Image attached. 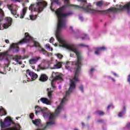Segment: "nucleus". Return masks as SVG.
Instances as JSON below:
<instances>
[{
    "label": "nucleus",
    "instance_id": "1",
    "mask_svg": "<svg viewBox=\"0 0 130 130\" xmlns=\"http://www.w3.org/2000/svg\"><path fill=\"white\" fill-rule=\"evenodd\" d=\"M82 60H83V59H77L75 61H68L66 62L65 67L67 70H68V71H71V67H72L73 64L75 65V74L74 78L72 79H70L69 89L67 91H66V95L61 101L60 105L58 106L57 109L55 110V114L51 113V112H49L46 108H42L38 106H36L35 109L36 115L41 112L43 114L44 118L45 119L48 118L49 119V121L47 122V124L44 128L38 129L37 130H46L47 127H49V126H51V125L55 124L54 118H55L56 116H57V115L60 113L61 110H62V109L63 108V105H64L66 103H67L68 100H69L71 93L76 89V82H79V78L78 77H79V73H80V71H81V67L83 65Z\"/></svg>",
    "mask_w": 130,
    "mask_h": 130
},
{
    "label": "nucleus",
    "instance_id": "2",
    "mask_svg": "<svg viewBox=\"0 0 130 130\" xmlns=\"http://www.w3.org/2000/svg\"><path fill=\"white\" fill-rule=\"evenodd\" d=\"M64 5L57 9L55 11V14L58 20L56 33H59L60 30H61V28L63 27V19H62V18H67V17L73 15V12L72 11L68 12L67 13H63V12L67 9V8H69V7H73L74 9H76L77 10L82 9L85 13H90L91 14H93V13L95 12L94 9L91 8V6L90 5H88L86 7H85L84 5L82 6L75 5L71 4L70 3V0H64Z\"/></svg>",
    "mask_w": 130,
    "mask_h": 130
},
{
    "label": "nucleus",
    "instance_id": "3",
    "mask_svg": "<svg viewBox=\"0 0 130 130\" xmlns=\"http://www.w3.org/2000/svg\"><path fill=\"white\" fill-rule=\"evenodd\" d=\"M30 42H32L34 44V46H31V47H39L38 49V51L39 53H41L42 54H44L46 56H50L51 55V53L48 52L45 50V49L42 48L40 46V44L39 43L35 41L32 37L30 36L28 33H25V37L23 39L21 40L17 43H13L10 45V50H12L13 52H19V47L18 45L19 44H24V43H30Z\"/></svg>",
    "mask_w": 130,
    "mask_h": 130
},
{
    "label": "nucleus",
    "instance_id": "4",
    "mask_svg": "<svg viewBox=\"0 0 130 130\" xmlns=\"http://www.w3.org/2000/svg\"><path fill=\"white\" fill-rule=\"evenodd\" d=\"M123 10H126L128 14H129L130 12V2L126 4L125 5H120L119 9L118 8H110L107 10H95L94 12H92V14H100L101 15H104L106 14L108 12H113L114 13H116L118 11H122Z\"/></svg>",
    "mask_w": 130,
    "mask_h": 130
},
{
    "label": "nucleus",
    "instance_id": "5",
    "mask_svg": "<svg viewBox=\"0 0 130 130\" xmlns=\"http://www.w3.org/2000/svg\"><path fill=\"white\" fill-rule=\"evenodd\" d=\"M13 120H12L11 118L9 117H6L4 122L3 121V119H1L0 124L2 128L1 130H20L21 126H20V124L18 123H14L13 126L10 128H7L5 129L3 128V127H8V126H10Z\"/></svg>",
    "mask_w": 130,
    "mask_h": 130
},
{
    "label": "nucleus",
    "instance_id": "6",
    "mask_svg": "<svg viewBox=\"0 0 130 130\" xmlns=\"http://www.w3.org/2000/svg\"><path fill=\"white\" fill-rule=\"evenodd\" d=\"M38 2H37L36 4H31L29 7V11H33L35 12H38V13H41L43 11L45 8L47 7V3L41 0H37Z\"/></svg>",
    "mask_w": 130,
    "mask_h": 130
},
{
    "label": "nucleus",
    "instance_id": "7",
    "mask_svg": "<svg viewBox=\"0 0 130 130\" xmlns=\"http://www.w3.org/2000/svg\"><path fill=\"white\" fill-rule=\"evenodd\" d=\"M45 63H47L48 67H50L52 70L60 69L61 68V62H58L57 64H54L53 67H51V64L52 63L51 61L43 60L42 63L39 65V69L40 70H45L46 69V67L45 66Z\"/></svg>",
    "mask_w": 130,
    "mask_h": 130
},
{
    "label": "nucleus",
    "instance_id": "8",
    "mask_svg": "<svg viewBox=\"0 0 130 130\" xmlns=\"http://www.w3.org/2000/svg\"><path fill=\"white\" fill-rule=\"evenodd\" d=\"M51 81V85L52 87V89L54 90L56 89V86H55V83L56 81H59V82H62V75H59L58 73L53 72L52 75V78Z\"/></svg>",
    "mask_w": 130,
    "mask_h": 130
},
{
    "label": "nucleus",
    "instance_id": "9",
    "mask_svg": "<svg viewBox=\"0 0 130 130\" xmlns=\"http://www.w3.org/2000/svg\"><path fill=\"white\" fill-rule=\"evenodd\" d=\"M6 22L3 25V27L0 24V30H4V29H8L9 27L12 26V23H13V19L10 17H7L5 18Z\"/></svg>",
    "mask_w": 130,
    "mask_h": 130
},
{
    "label": "nucleus",
    "instance_id": "10",
    "mask_svg": "<svg viewBox=\"0 0 130 130\" xmlns=\"http://www.w3.org/2000/svg\"><path fill=\"white\" fill-rule=\"evenodd\" d=\"M28 75L30 77V78H28ZM26 78H27V82H30V81H34V80H36L37 78H38V75L33 72L30 71L29 70H27L26 71Z\"/></svg>",
    "mask_w": 130,
    "mask_h": 130
},
{
    "label": "nucleus",
    "instance_id": "11",
    "mask_svg": "<svg viewBox=\"0 0 130 130\" xmlns=\"http://www.w3.org/2000/svg\"><path fill=\"white\" fill-rule=\"evenodd\" d=\"M40 101L42 103L44 104H46L47 105H50L51 104V102L48 99L46 98H42L40 99Z\"/></svg>",
    "mask_w": 130,
    "mask_h": 130
},
{
    "label": "nucleus",
    "instance_id": "12",
    "mask_svg": "<svg viewBox=\"0 0 130 130\" xmlns=\"http://www.w3.org/2000/svg\"><path fill=\"white\" fill-rule=\"evenodd\" d=\"M40 58H41L40 57H33L29 60V62L30 64H35V63H37V61H38Z\"/></svg>",
    "mask_w": 130,
    "mask_h": 130
},
{
    "label": "nucleus",
    "instance_id": "13",
    "mask_svg": "<svg viewBox=\"0 0 130 130\" xmlns=\"http://www.w3.org/2000/svg\"><path fill=\"white\" fill-rule=\"evenodd\" d=\"M9 55V53L8 52H5L3 53L0 54V60H3V59H6L8 60V56Z\"/></svg>",
    "mask_w": 130,
    "mask_h": 130
},
{
    "label": "nucleus",
    "instance_id": "14",
    "mask_svg": "<svg viewBox=\"0 0 130 130\" xmlns=\"http://www.w3.org/2000/svg\"><path fill=\"white\" fill-rule=\"evenodd\" d=\"M96 51L95 52V54H96V55H99V54L101 53V50H105V49H106V48H105V46H103L99 48H96Z\"/></svg>",
    "mask_w": 130,
    "mask_h": 130
},
{
    "label": "nucleus",
    "instance_id": "15",
    "mask_svg": "<svg viewBox=\"0 0 130 130\" xmlns=\"http://www.w3.org/2000/svg\"><path fill=\"white\" fill-rule=\"evenodd\" d=\"M48 80V77L45 74H42L40 78V81L41 82H46Z\"/></svg>",
    "mask_w": 130,
    "mask_h": 130
},
{
    "label": "nucleus",
    "instance_id": "16",
    "mask_svg": "<svg viewBox=\"0 0 130 130\" xmlns=\"http://www.w3.org/2000/svg\"><path fill=\"white\" fill-rule=\"evenodd\" d=\"M27 7H24L22 10V13L20 14V19H23L27 13Z\"/></svg>",
    "mask_w": 130,
    "mask_h": 130
},
{
    "label": "nucleus",
    "instance_id": "17",
    "mask_svg": "<svg viewBox=\"0 0 130 130\" xmlns=\"http://www.w3.org/2000/svg\"><path fill=\"white\" fill-rule=\"evenodd\" d=\"M32 122L35 125H38L41 123V120L40 119H36L35 120H32Z\"/></svg>",
    "mask_w": 130,
    "mask_h": 130
},
{
    "label": "nucleus",
    "instance_id": "18",
    "mask_svg": "<svg viewBox=\"0 0 130 130\" xmlns=\"http://www.w3.org/2000/svg\"><path fill=\"white\" fill-rule=\"evenodd\" d=\"M47 91L48 92V96L50 99H51L52 97V92L53 90H51V88H47Z\"/></svg>",
    "mask_w": 130,
    "mask_h": 130
},
{
    "label": "nucleus",
    "instance_id": "19",
    "mask_svg": "<svg viewBox=\"0 0 130 130\" xmlns=\"http://www.w3.org/2000/svg\"><path fill=\"white\" fill-rule=\"evenodd\" d=\"M123 111L120 112L118 114L119 117H122V116L125 114V107H123Z\"/></svg>",
    "mask_w": 130,
    "mask_h": 130
},
{
    "label": "nucleus",
    "instance_id": "20",
    "mask_svg": "<svg viewBox=\"0 0 130 130\" xmlns=\"http://www.w3.org/2000/svg\"><path fill=\"white\" fill-rule=\"evenodd\" d=\"M4 16L5 13H4V11H3V9H0V22H1V21H3Z\"/></svg>",
    "mask_w": 130,
    "mask_h": 130
},
{
    "label": "nucleus",
    "instance_id": "21",
    "mask_svg": "<svg viewBox=\"0 0 130 130\" xmlns=\"http://www.w3.org/2000/svg\"><path fill=\"white\" fill-rule=\"evenodd\" d=\"M38 15H29L30 20L31 21H34L36 19H37Z\"/></svg>",
    "mask_w": 130,
    "mask_h": 130
},
{
    "label": "nucleus",
    "instance_id": "22",
    "mask_svg": "<svg viewBox=\"0 0 130 130\" xmlns=\"http://www.w3.org/2000/svg\"><path fill=\"white\" fill-rule=\"evenodd\" d=\"M7 113H6V111L4 108L0 109V115L1 116H3V115H6Z\"/></svg>",
    "mask_w": 130,
    "mask_h": 130
},
{
    "label": "nucleus",
    "instance_id": "23",
    "mask_svg": "<svg viewBox=\"0 0 130 130\" xmlns=\"http://www.w3.org/2000/svg\"><path fill=\"white\" fill-rule=\"evenodd\" d=\"M11 13L12 15L15 16V18H18V17H19V15L17 14V11L13 10H11Z\"/></svg>",
    "mask_w": 130,
    "mask_h": 130
},
{
    "label": "nucleus",
    "instance_id": "24",
    "mask_svg": "<svg viewBox=\"0 0 130 130\" xmlns=\"http://www.w3.org/2000/svg\"><path fill=\"white\" fill-rule=\"evenodd\" d=\"M20 59H21V56H17L13 58V60H15L16 62H19V60H20Z\"/></svg>",
    "mask_w": 130,
    "mask_h": 130
},
{
    "label": "nucleus",
    "instance_id": "25",
    "mask_svg": "<svg viewBox=\"0 0 130 130\" xmlns=\"http://www.w3.org/2000/svg\"><path fill=\"white\" fill-rule=\"evenodd\" d=\"M96 6L97 7H99L101 8V7H102L103 6V1H99L96 2Z\"/></svg>",
    "mask_w": 130,
    "mask_h": 130
},
{
    "label": "nucleus",
    "instance_id": "26",
    "mask_svg": "<svg viewBox=\"0 0 130 130\" xmlns=\"http://www.w3.org/2000/svg\"><path fill=\"white\" fill-rule=\"evenodd\" d=\"M45 47L47 49H48L49 50H51V51H52L53 49L52 48H50V46L49 45V44H47L45 46Z\"/></svg>",
    "mask_w": 130,
    "mask_h": 130
},
{
    "label": "nucleus",
    "instance_id": "27",
    "mask_svg": "<svg viewBox=\"0 0 130 130\" xmlns=\"http://www.w3.org/2000/svg\"><path fill=\"white\" fill-rule=\"evenodd\" d=\"M7 6L8 9L9 10V11H10V12L13 11V6L12 5L8 4Z\"/></svg>",
    "mask_w": 130,
    "mask_h": 130
},
{
    "label": "nucleus",
    "instance_id": "28",
    "mask_svg": "<svg viewBox=\"0 0 130 130\" xmlns=\"http://www.w3.org/2000/svg\"><path fill=\"white\" fill-rule=\"evenodd\" d=\"M55 55L56 56H57V57L59 58L60 59H61V58H62V57H63V56H62V55H61V54H55Z\"/></svg>",
    "mask_w": 130,
    "mask_h": 130
},
{
    "label": "nucleus",
    "instance_id": "29",
    "mask_svg": "<svg viewBox=\"0 0 130 130\" xmlns=\"http://www.w3.org/2000/svg\"><path fill=\"white\" fill-rule=\"evenodd\" d=\"M96 113L98 115H104V112H103V111H97L96 112Z\"/></svg>",
    "mask_w": 130,
    "mask_h": 130
},
{
    "label": "nucleus",
    "instance_id": "30",
    "mask_svg": "<svg viewBox=\"0 0 130 130\" xmlns=\"http://www.w3.org/2000/svg\"><path fill=\"white\" fill-rule=\"evenodd\" d=\"M82 40H89V37L87 35H85L84 37H81Z\"/></svg>",
    "mask_w": 130,
    "mask_h": 130
},
{
    "label": "nucleus",
    "instance_id": "31",
    "mask_svg": "<svg viewBox=\"0 0 130 130\" xmlns=\"http://www.w3.org/2000/svg\"><path fill=\"white\" fill-rule=\"evenodd\" d=\"M79 89H80V91H81V92L82 93L84 92V87L83 86V85H80L79 86Z\"/></svg>",
    "mask_w": 130,
    "mask_h": 130
},
{
    "label": "nucleus",
    "instance_id": "32",
    "mask_svg": "<svg viewBox=\"0 0 130 130\" xmlns=\"http://www.w3.org/2000/svg\"><path fill=\"white\" fill-rule=\"evenodd\" d=\"M78 46H82V47H89L88 46H87L84 44H80L78 45Z\"/></svg>",
    "mask_w": 130,
    "mask_h": 130
},
{
    "label": "nucleus",
    "instance_id": "33",
    "mask_svg": "<svg viewBox=\"0 0 130 130\" xmlns=\"http://www.w3.org/2000/svg\"><path fill=\"white\" fill-rule=\"evenodd\" d=\"M110 108H114V107L112 105H110L107 107V110H109V109H110Z\"/></svg>",
    "mask_w": 130,
    "mask_h": 130
},
{
    "label": "nucleus",
    "instance_id": "34",
    "mask_svg": "<svg viewBox=\"0 0 130 130\" xmlns=\"http://www.w3.org/2000/svg\"><path fill=\"white\" fill-rule=\"evenodd\" d=\"M95 71V69L94 68H91L90 69V71L89 72V74L90 75H92V73H93V72H94Z\"/></svg>",
    "mask_w": 130,
    "mask_h": 130
},
{
    "label": "nucleus",
    "instance_id": "35",
    "mask_svg": "<svg viewBox=\"0 0 130 130\" xmlns=\"http://www.w3.org/2000/svg\"><path fill=\"white\" fill-rule=\"evenodd\" d=\"M108 79H109L110 80H112V81H113V82H115V79H114V78H112L110 76H109Z\"/></svg>",
    "mask_w": 130,
    "mask_h": 130
},
{
    "label": "nucleus",
    "instance_id": "36",
    "mask_svg": "<svg viewBox=\"0 0 130 130\" xmlns=\"http://www.w3.org/2000/svg\"><path fill=\"white\" fill-rule=\"evenodd\" d=\"M126 127L127 129L130 130V122L127 124Z\"/></svg>",
    "mask_w": 130,
    "mask_h": 130
},
{
    "label": "nucleus",
    "instance_id": "37",
    "mask_svg": "<svg viewBox=\"0 0 130 130\" xmlns=\"http://www.w3.org/2000/svg\"><path fill=\"white\" fill-rule=\"evenodd\" d=\"M55 36H56L57 39H59V33L55 34Z\"/></svg>",
    "mask_w": 130,
    "mask_h": 130
},
{
    "label": "nucleus",
    "instance_id": "38",
    "mask_svg": "<svg viewBox=\"0 0 130 130\" xmlns=\"http://www.w3.org/2000/svg\"><path fill=\"white\" fill-rule=\"evenodd\" d=\"M29 117H30V118H31V119H33V117H34V114H30L29 115Z\"/></svg>",
    "mask_w": 130,
    "mask_h": 130
},
{
    "label": "nucleus",
    "instance_id": "39",
    "mask_svg": "<svg viewBox=\"0 0 130 130\" xmlns=\"http://www.w3.org/2000/svg\"><path fill=\"white\" fill-rule=\"evenodd\" d=\"M54 40V39H53V38L52 37V38L50 39V42L51 43H52L53 42Z\"/></svg>",
    "mask_w": 130,
    "mask_h": 130
},
{
    "label": "nucleus",
    "instance_id": "40",
    "mask_svg": "<svg viewBox=\"0 0 130 130\" xmlns=\"http://www.w3.org/2000/svg\"><path fill=\"white\" fill-rule=\"evenodd\" d=\"M103 122V120L102 119H100L98 120V122Z\"/></svg>",
    "mask_w": 130,
    "mask_h": 130
},
{
    "label": "nucleus",
    "instance_id": "41",
    "mask_svg": "<svg viewBox=\"0 0 130 130\" xmlns=\"http://www.w3.org/2000/svg\"><path fill=\"white\" fill-rule=\"evenodd\" d=\"M114 76H115V77H118V75H117V74H116V73H113Z\"/></svg>",
    "mask_w": 130,
    "mask_h": 130
},
{
    "label": "nucleus",
    "instance_id": "42",
    "mask_svg": "<svg viewBox=\"0 0 130 130\" xmlns=\"http://www.w3.org/2000/svg\"><path fill=\"white\" fill-rule=\"evenodd\" d=\"M5 42H6V43H9L10 42V41L8 40H6Z\"/></svg>",
    "mask_w": 130,
    "mask_h": 130
},
{
    "label": "nucleus",
    "instance_id": "43",
    "mask_svg": "<svg viewBox=\"0 0 130 130\" xmlns=\"http://www.w3.org/2000/svg\"><path fill=\"white\" fill-rule=\"evenodd\" d=\"M55 3H56V4H58V0H56V1H54Z\"/></svg>",
    "mask_w": 130,
    "mask_h": 130
},
{
    "label": "nucleus",
    "instance_id": "44",
    "mask_svg": "<svg viewBox=\"0 0 130 130\" xmlns=\"http://www.w3.org/2000/svg\"><path fill=\"white\" fill-rule=\"evenodd\" d=\"M53 5V3L51 2V7H50L51 9L52 8V5Z\"/></svg>",
    "mask_w": 130,
    "mask_h": 130
},
{
    "label": "nucleus",
    "instance_id": "45",
    "mask_svg": "<svg viewBox=\"0 0 130 130\" xmlns=\"http://www.w3.org/2000/svg\"><path fill=\"white\" fill-rule=\"evenodd\" d=\"M110 3H106V6H109V5H110Z\"/></svg>",
    "mask_w": 130,
    "mask_h": 130
},
{
    "label": "nucleus",
    "instance_id": "46",
    "mask_svg": "<svg viewBox=\"0 0 130 130\" xmlns=\"http://www.w3.org/2000/svg\"><path fill=\"white\" fill-rule=\"evenodd\" d=\"M82 2H83V3H86V0H82Z\"/></svg>",
    "mask_w": 130,
    "mask_h": 130
},
{
    "label": "nucleus",
    "instance_id": "47",
    "mask_svg": "<svg viewBox=\"0 0 130 130\" xmlns=\"http://www.w3.org/2000/svg\"><path fill=\"white\" fill-rule=\"evenodd\" d=\"M58 88H59V89H61V86L60 85H59V86H58Z\"/></svg>",
    "mask_w": 130,
    "mask_h": 130
},
{
    "label": "nucleus",
    "instance_id": "48",
    "mask_svg": "<svg viewBox=\"0 0 130 130\" xmlns=\"http://www.w3.org/2000/svg\"><path fill=\"white\" fill-rule=\"evenodd\" d=\"M31 68H32V69L33 70H34V69H35V67H34V66H32Z\"/></svg>",
    "mask_w": 130,
    "mask_h": 130
},
{
    "label": "nucleus",
    "instance_id": "49",
    "mask_svg": "<svg viewBox=\"0 0 130 130\" xmlns=\"http://www.w3.org/2000/svg\"><path fill=\"white\" fill-rule=\"evenodd\" d=\"M19 64H22V62H18Z\"/></svg>",
    "mask_w": 130,
    "mask_h": 130
},
{
    "label": "nucleus",
    "instance_id": "50",
    "mask_svg": "<svg viewBox=\"0 0 130 130\" xmlns=\"http://www.w3.org/2000/svg\"><path fill=\"white\" fill-rule=\"evenodd\" d=\"M82 124L83 126H85V123H82Z\"/></svg>",
    "mask_w": 130,
    "mask_h": 130
},
{
    "label": "nucleus",
    "instance_id": "51",
    "mask_svg": "<svg viewBox=\"0 0 130 130\" xmlns=\"http://www.w3.org/2000/svg\"><path fill=\"white\" fill-rule=\"evenodd\" d=\"M23 83H27V81H26V80H24V81H23Z\"/></svg>",
    "mask_w": 130,
    "mask_h": 130
},
{
    "label": "nucleus",
    "instance_id": "52",
    "mask_svg": "<svg viewBox=\"0 0 130 130\" xmlns=\"http://www.w3.org/2000/svg\"><path fill=\"white\" fill-rule=\"evenodd\" d=\"M70 29H71V30H73V26H71V27H70Z\"/></svg>",
    "mask_w": 130,
    "mask_h": 130
},
{
    "label": "nucleus",
    "instance_id": "53",
    "mask_svg": "<svg viewBox=\"0 0 130 130\" xmlns=\"http://www.w3.org/2000/svg\"><path fill=\"white\" fill-rule=\"evenodd\" d=\"M90 119V116L87 117V119Z\"/></svg>",
    "mask_w": 130,
    "mask_h": 130
},
{
    "label": "nucleus",
    "instance_id": "54",
    "mask_svg": "<svg viewBox=\"0 0 130 130\" xmlns=\"http://www.w3.org/2000/svg\"><path fill=\"white\" fill-rule=\"evenodd\" d=\"M70 56H71V57H73L72 54H71Z\"/></svg>",
    "mask_w": 130,
    "mask_h": 130
},
{
    "label": "nucleus",
    "instance_id": "55",
    "mask_svg": "<svg viewBox=\"0 0 130 130\" xmlns=\"http://www.w3.org/2000/svg\"><path fill=\"white\" fill-rule=\"evenodd\" d=\"M2 6V2H0V6Z\"/></svg>",
    "mask_w": 130,
    "mask_h": 130
},
{
    "label": "nucleus",
    "instance_id": "56",
    "mask_svg": "<svg viewBox=\"0 0 130 130\" xmlns=\"http://www.w3.org/2000/svg\"><path fill=\"white\" fill-rule=\"evenodd\" d=\"M74 130H79V129H74Z\"/></svg>",
    "mask_w": 130,
    "mask_h": 130
},
{
    "label": "nucleus",
    "instance_id": "57",
    "mask_svg": "<svg viewBox=\"0 0 130 130\" xmlns=\"http://www.w3.org/2000/svg\"><path fill=\"white\" fill-rule=\"evenodd\" d=\"M22 68H24V66H22Z\"/></svg>",
    "mask_w": 130,
    "mask_h": 130
},
{
    "label": "nucleus",
    "instance_id": "58",
    "mask_svg": "<svg viewBox=\"0 0 130 130\" xmlns=\"http://www.w3.org/2000/svg\"><path fill=\"white\" fill-rule=\"evenodd\" d=\"M22 68H24V66H22Z\"/></svg>",
    "mask_w": 130,
    "mask_h": 130
},
{
    "label": "nucleus",
    "instance_id": "59",
    "mask_svg": "<svg viewBox=\"0 0 130 130\" xmlns=\"http://www.w3.org/2000/svg\"><path fill=\"white\" fill-rule=\"evenodd\" d=\"M16 119H18V117H16Z\"/></svg>",
    "mask_w": 130,
    "mask_h": 130
},
{
    "label": "nucleus",
    "instance_id": "60",
    "mask_svg": "<svg viewBox=\"0 0 130 130\" xmlns=\"http://www.w3.org/2000/svg\"><path fill=\"white\" fill-rule=\"evenodd\" d=\"M38 102L39 103V101H38Z\"/></svg>",
    "mask_w": 130,
    "mask_h": 130
},
{
    "label": "nucleus",
    "instance_id": "61",
    "mask_svg": "<svg viewBox=\"0 0 130 130\" xmlns=\"http://www.w3.org/2000/svg\"><path fill=\"white\" fill-rule=\"evenodd\" d=\"M0 67H1V64H0Z\"/></svg>",
    "mask_w": 130,
    "mask_h": 130
}]
</instances>
